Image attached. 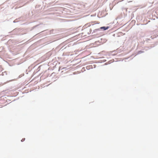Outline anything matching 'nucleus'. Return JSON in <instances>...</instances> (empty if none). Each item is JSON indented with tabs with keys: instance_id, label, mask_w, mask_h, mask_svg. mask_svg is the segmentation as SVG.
<instances>
[{
	"instance_id": "2",
	"label": "nucleus",
	"mask_w": 158,
	"mask_h": 158,
	"mask_svg": "<svg viewBox=\"0 0 158 158\" xmlns=\"http://www.w3.org/2000/svg\"><path fill=\"white\" fill-rule=\"evenodd\" d=\"M25 140V138H24V139H23L21 140V141L22 142H23Z\"/></svg>"
},
{
	"instance_id": "1",
	"label": "nucleus",
	"mask_w": 158,
	"mask_h": 158,
	"mask_svg": "<svg viewBox=\"0 0 158 158\" xmlns=\"http://www.w3.org/2000/svg\"><path fill=\"white\" fill-rule=\"evenodd\" d=\"M109 28L108 27H100V29H103L104 30H107Z\"/></svg>"
}]
</instances>
